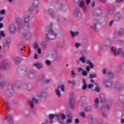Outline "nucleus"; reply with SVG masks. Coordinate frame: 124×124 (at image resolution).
Wrapping results in <instances>:
<instances>
[{"instance_id":"nucleus-1","label":"nucleus","mask_w":124,"mask_h":124,"mask_svg":"<svg viewBox=\"0 0 124 124\" xmlns=\"http://www.w3.org/2000/svg\"><path fill=\"white\" fill-rule=\"evenodd\" d=\"M52 26L53 22H51L50 27L46 31V38L48 40H54L57 37V33L52 29Z\"/></svg>"},{"instance_id":"nucleus-2","label":"nucleus","mask_w":124,"mask_h":124,"mask_svg":"<svg viewBox=\"0 0 124 124\" xmlns=\"http://www.w3.org/2000/svg\"><path fill=\"white\" fill-rule=\"evenodd\" d=\"M31 17V15L30 14H26L24 16V20L23 25V29L24 30H28L30 28V20L29 18Z\"/></svg>"},{"instance_id":"nucleus-3","label":"nucleus","mask_w":124,"mask_h":124,"mask_svg":"<svg viewBox=\"0 0 124 124\" xmlns=\"http://www.w3.org/2000/svg\"><path fill=\"white\" fill-rule=\"evenodd\" d=\"M15 84H10L8 87V90L6 92V95L7 97H12L14 93V86Z\"/></svg>"},{"instance_id":"nucleus-4","label":"nucleus","mask_w":124,"mask_h":124,"mask_svg":"<svg viewBox=\"0 0 124 124\" xmlns=\"http://www.w3.org/2000/svg\"><path fill=\"white\" fill-rule=\"evenodd\" d=\"M123 83L121 81L119 80L116 81L114 85V88L116 90H121L122 88H123Z\"/></svg>"},{"instance_id":"nucleus-5","label":"nucleus","mask_w":124,"mask_h":124,"mask_svg":"<svg viewBox=\"0 0 124 124\" xmlns=\"http://www.w3.org/2000/svg\"><path fill=\"white\" fill-rule=\"evenodd\" d=\"M10 65L8 61H3L1 64H0V69L6 70L9 68Z\"/></svg>"},{"instance_id":"nucleus-6","label":"nucleus","mask_w":124,"mask_h":124,"mask_svg":"<svg viewBox=\"0 0 124 124\" xmlns=\"http://www.w3.org/2000/svg\"><path fill=\"white\" fill-rule=\"evenodd\" d=\"M93 26H91L90 28L93 29L95 31H96L97 27L99 24V20L97 18H95L93 19Z\"/></svg>"},{"instance_id":"nucleus-7","label":"nucleus","mask_w":124,"mask_h":124,"mask_svg":"<svg viewBox=\"0 0 124 124\" xmlns=\"http://www.w3.org/2000/svg\"><path fill=\"white\" fill-rule=\"evenodd\" d=\"M73 16L77 18H79L81 17V13L80 12V8L77 7L74 11Z\"/></svg>"},{"instance_id":"nucleus-8","label":"nucleus","mask_w":124,"mask_h":124,"mask_svg":"<svg viewBox=\"0 0 124 124\" xmlns=\"http://www.w3.org/2000/svg\"><path fill=\"white\" fill-rule=\"evenodd\" d=\"M102 14L101 9L100 8H96L95 9L93 13V15L94 16H101Z\"/></svg>"},{"instance_id":"nucleus-9","label":"nucleus","mask_w":124,"mask_h":124,"mask_svg":"<svg viewBox=\"0 0 124 124\" xmlns=\"http://www.w3.org/2000/svg\"><path fill=\"white\" fill-rule=\"evenodd\" d=\"M37 6H38V0H35L33 2V4L31 7H30L29 9V12H32L34 9L37 8Z\"/></svg>"},{"instance_id":"nucleus-10","label":"nucleus","mask_w":124,"mask_h":124,"mask_svg":"<svg viewBox=\"0 0 124 124\" xmlns=\"http://www.w3.org/2000/svg\"><path fill=\"white\" fill-rule=\"evenodd\" d=\"M38 103H39V101H38V100L33 97V98H32L31 102H29V104L31 108H33L34 107V105L33 104H38Z\"/></svg>"},{"instance_id":"nucleus-11","label":"nucleus","mask_w":124,"mask_h":124,"mask_svg":"<svg viewBox=\"0 0 124 124\" xmlns=\"http://www.w3.org/2000/svg\"><path fill=\"white\" fill-rule=\"evenodd\" d=\"M111 50L114 53L115 55H120L122 51V48H118V49H116V48L114 47L113 46L111 47Z\"/></svg>"},{"instance_id":"nucleus-12","label":"nucleus","mask_w":124,"mask_h":124,"mask_svg":"<svg viewBox=\"0 0 124 124\" xmlns=\"http://www.w3.org/2000/svg\"><path fill=\"white\" fill-rule=\"evenodd\" d=\"M80 103L82 107L88 105V103L86 101V97L85 96H83L81 97L80 101Z\"/></svg>"},{"instance_id":"nucleus-13","label":"nucleus","mask_w":124,"mask_h":124,"mask_svg":"<svg viewBox=\"0 0 124 124\" xmlns=\"http://www.w3.org/2000/svg\"><path fill=\"white\" fill-rule=\"evenodd\" d=\"M66 20L65 17L59 15L57 16V21L59 23H64Z\"/></svg>"},{"instance_id":"nucleus-14","label":"nucleus","mask_w":124,"mask_h":124,"mask_svg":"<svg viewBox=\"0 0 124 124\" xmlns=\"http://www.w3.org/2000/svg\"><path fill=\"white\" fill-rule=\"evenodd\" d=\"M6 85V83L4 81V79L3 77L0 78V88L2 89L5 87Z\"/></svg>"},{"instance_id":"nucleus-15","label":"nucleus","mask_w":124,"mask_h":124,"mask_svg":"<svg viewBox=\"0 0 124 124\" xmlns=\"http://www.w3.org/2000/svg\"><path fill=\"white\" fill-rule=\"evenodd\" d=\"M6 117L7 119L8 122L9 123V124H13V118L11 115H10L9 114H7L6 115Z\"/></svg>"},{"instance_id":"nucleus-16","label":"nucleus","mask_w":124,"mask_h":124,"mask_svg":"<svg viewBox=\"0 0 124 124\" xmlns=\"http://www.w3.org/2000/svg\"><path fill=\"white\" fill-rule=\"evenodd\" d=\"M104 84L106 87H110L112 85V81L110 79L106 80Z\"/></svg>"},{"instance_id":"nucleus-17","label":"nucleus","mask_w":124,"mask_h":124,"mask_svg":"<svg viewBox=\"0 0 124 124\" xmlns=\"http://www.w3.org/2000/svg\"><path fill=\"white\" fill-rule=\"evenodd\" d=\"M87 120L90 124H93L94 120L93 119V116L92 114H89L88 115Z\"/></svg>"},{"instance_id":"nucleus-18","label":"nucleus","mask_w":124,"mask_h":124,"mask_svg":"<svg viewBox=\"0 0 124 124\" xmlns=\"http://www.w3.org/2000/svg\"><path fill=\"white\" fill-rule=\"evenodd\" d=\"M47 13L52 18H55L56 14H55V12H54L53 9H49L47 11Z\"/></svg>"},{"instance_id":"nucleus-19","label":"nucleus","mask_w":124,"mask_h":124,"mask_svg":"<svg viewBox=\"0 0 124 124\" xmlns=\"http://www.w3.org/2000/svg\"><path fill=\"white\" fill-rule=\"evenodd\" d=\"M22 36L27 39H29L31 37V33L30 32H25L22 34Z\"/></svg>"},{"instance_id":"nucleus-20","label":"nucleus","mask_w":124,"mask_h":124,"mask_svg":"<svg viewBox=\"0 0 124 124\" xmlns=\"http://www.w3.org/2000/svg\"><path fill=\"white\" fill-rule=\"evenodd\" d=\"M9 30L11 33H15L16 31V26L14 24H11L9 27Z\"/></svg>"},{"instance_id":"nucleus-21","label":"nucleus","mask_w":124,"mask_h":124,"mask_svg":"<svg viewBox=\"0 0 124 124\" xmlns=\"http://www.w3.org/2000/svg\"><path fill=\"white\" fill-rule=\"evenodd\" d=\"M99 102V99L98 98H95L94 101V104L93 105V108L94 109H98Z\"/></svg>"},{"instance_id":"nucleus-22","label":"nucleus","mask_w":124,"mask_h":124,"mask_svg":"<svg viewBox=\"0 0 124 124\" xmlns=\"http://www.w3.org/2000/svg\"><path fill=\"white\" fill-rule=\"evenodd\" d=\"M55 54V57H54V59L56 61H59V60H60V59H61V58H62V55H61V54L60 53H59V52H58V51H54Z\"/></svg>"},{"instance_id":"nucleus-23","label":"nucleus","mask_w":124,"mask_h":124,"mask_svg":"<svg viewBox=\"0 0 124 124\" xmlns=\"http://www.w3.org/2000/svg\"><path fill=\"white\" fill-rule=\"evenodd\" d=\"M69 103L70 104V107L71 109L74 108V104H75V101L74 100V98L73 97H71L69 100Z\"/></svg>"},{"instance_id":"nucleus-24","label":"nucleus","mask_w":124,"mask_h":124,"mask_svg":"<svg viewBox=\"0 0 124 124\" xmlns=\"http://www.w3.org/2000/svg\"><path fill=\"white\" fill-rule=\"evenodd\" d=\"M15 85L18 89H20L22 87V83L19 80H17L16 81Z\"/></svg>"},{"instance_id":"nucleus-25","label":"nucleus","mask_w":124,"mask_h":124,"mask_svg":"<svg viewBox=\"0 0 124 124\" xmlns=\"http://www.w3.org/2000/svg\"><path fill=\"white\" fill-rule=\"evenodd\" d=\"M83 110L86 112H90L92 110V107L91 106H87L84 108Z\"/></svg>"},{"instance_id":"nucleus-26","label":"nucleus","mask_w":124,"mask_h":124,"mask_svg":"<svg viewBox=\"0 0 124 124\" xmlns=\"http://www.w3.org/2000/svg\"><path fill=\"white\" fill-rule=\"evenodd\" d=\"M12 58L16 65L19 63V57H18L17 56H12Z\"/></svg>"},{"instance_id":"nucleus-27","label":"nucleus","mask_w":124,"mask_h":124,"mask_svg":"<svg viewBox=\"0 0 124 124\" xmlns=\"http://www.w3.org/2000/svg\"><path fill=\"white\" fill-rule=\"evenodd\" d=\"M33 66L36 67L38 69H40L42 68V64L41 63H39V62H36L33 64Z\"/></svg>"},{"instance_id":"nucleus-28","label":"nucleus","mask_w":124,"mask_h":124,"mask_svg":"<svg viewBox=\"0 0 124 124\" xmlns=\"http://www.w3.org/2000/svg\"><path fill=\"white\" fill-rule=\"evenodd\" d=\"M121 18V16L120 13L117 12L114 17V20L116 21H118Z\"/></svg>"},{"instance_id":"nucleus-29","label":"nucleus","mask_w":124,"mask_h":124,"mask_svg":"<svg viewBox=\"0 0 124 124\" xmlns=\"http://www.w3.org/2000/svg\"><path fill=\"white\" fill-rule=\"evenodd\" d=\"M100 102L102 103H105L107 101L106 98L103 94H101L100 95Z\"/></svg>"},{"instance_id":"nucleus-30","label":"nucleus","mask_w":124,"mask_h":124,"mask_svg":"<svg viewBox=\"0 0 124 124\" xmlns=\"http://www.w3.org/2000/svg\"><path fill=\"white\" fill-rule=\"evenodd\" d=\"M41 81H43L44 83L46 84H49L50 83L49 79H45V78L44 77V75H42V78H41Z\"/></svg>"},{"instance_id":"nucleus-31","label":"nucleus","mask_w":124,"mask_h":124,"mask_svg":"<svg viewBox=\"0 0 124 124\" xmlns=\"http://www.w3.org/2000/svg\"><path fill=\"white\" fill-rule=\"evenodd\" d=\"M41 46L43 49H46L47 48V43H46V42H44V41H43V42L41 43Z\"/></svg>"},{"instance_id":"nucleus-32","label":"nucleus","mask_w":124,"mask_h":124,"mask_svg":"<svg viewBox=\"0 0 124 124\" xmlns=\"http://www.w3.org/2000/svg\"><path fill=\"white\" fill-rule=\"evenodd\" d=\"M70 34L72 37L74 38L75 36L78 35V31L74 32L72 31H70Z\"/></svg>"},{"instance_id":"nucleus-33","label":"nucleus","mask_w":124,"mask_h":124,"mask_svg":"<svg viewBox=\"0 0 124 124\" xmlns=\"http://www.w3.org/2000/svg\"><path fill=\"white\" fill-rule=\"evenodd\" d=\"M82 82L83 83V85L82 86V89L83 90H85L87 87V85L84 78L82 79Z\"/></svg>"},{"instance_id":"nucleus-34","label":"nucleus","mask_w":124,"mask_h":124,"mask_svg":"<svg viewBox=\"0 0 124 124\" xmlns=\"http://www.w3.org/2000/svg\"><path fill=\"white\" fill-rule=\"evenodd\" d=\"M30 114V110L29 109H26L23 110V115L24 116H28Z\"/></svg>"},{"instance_id":"nucleus-35","label":"nucleus","mask_w":124,"mask_h":124,"mask_svg":"<svg viewBox=\"0 0 124 124\" xmlns=\"http://www.w3.org/2000/svg\"><path fill=\"white\" fill-rule=\"evenodd\" d=\"M56 94H57L58 97L60 98L61 97V96H62V94L61 93V91H60V90H59L58 88L56 89L55 90Z\"/></svg>"},{"instance_id":"nucleus-36","label":"nucleus","mask_w":124,"mask_h":124,"mask_svg":"<svg viewBox=\"0 0 124 124\" xmlns=\"http://www.w3.org/2000/svg\"><path fill=\"white\" fill-rule=\"evenodd\" d=\"M34 77H35V74H34V73H32L31 72H30V73H29L28 78H33Z\"/></svg>"},{"instance_id":"nucleus-37","label":"nucleus","mask_w":124,"mask_h":124,"mask_svg":"<svg viewBox=\"0 0 124 124\" xmlns=\"http://www.w3.org/2000/svg\"><path fill=\"white\" fill-rule=\"evenodd\" d=\"M85 60L86 57L85 56H84V55H83L82 57H80V58L79 59V61L81 62L82 63H85Z\"/></svg>"},{"instance_id":"nucleus-38","label":"nucleus","mask_w":124,"mask_h":124,"mask_svg":"<svg viewBox=\"0 0 124 124\" xmlns=\"http://www.w3.org/2000/svg\"><path fill=\"white\" fill-rule=\"evenodd\" d=\"M59 90L61 89V91L62 92H64L65 90V87H64V85L62 84L61 85H59L58 87V88Z\"/></svg>"},{"instance_id":"nucleus-39","label":"nucleus","mask_w":124,"mask_h":124,"mask_svg":"<svg viewBox=\"0 0 124 124\" xmlns=\"http://www.w3.org/2000/svg\"><path fill=\"white\" fill-rule=\"evenodd\" d=\"M86 63L89 65L91 69L93 68L94 66L90 60H87L86 61Z\"/></svg>"},{"instance_id":"nucleus-40","label":"nucleus","mask_w":124,"mask_h":124,"mask_svg":"<svg viewBox=\"0 0 124 124\" xmlns=\"http://www.w3.org/2000/svg\"><path fill=\"white\" fill-rule=\"evenodd\" d=\"M11 39L10 37L7 38V39H6V46L8 47H10V43H11Z\"/></svg>"},{"instance_id":"nucleus-41","label":"nucleus","mask_w":124,"mask_h":124,"mask_svg":"<svg viewBox=\"0 0 124 124\" xmlns=\"http://www.w3.org/2000/svg\"><path fill=\"white\" fill-rule=\"evenodd\" d=\"M119 100L121 102L124 104V96L123 95H120L119 96Z\"/></svg>"},{"instance_id":"nucleus-42","label":"nucleus","mask_w":124,"mask_h":124,"mask_svg":"<svg viewBox=\"0 0 124 124\" xmlns=\"http://www.w3.org/2000/svg\"><path fill=\"white\" fill-rule=\"evenodd\" d=\"M107 76L108 78H112L114 77L113 74H112V72H111L110 71L108 72Z\"/></svg>"},{"instance_id":"nucleus-43","label":"nucleus","mask_w":124,"mask_h":124,"mask_svg":"<svg viewBox=\"0 0 124 124\" xmlns=\"http://www.w3.org/2000/svg\"><path fill=\"white\" fill-rule=\"evenodd\" d=\"M120 71L122 73H124V62L122 63Z\"/></svg>"},{"instance_id":"nucleus-44","label":"nucleus","mask_w":124,"mask_h":124,"mask_svg":"<svg viewBox=\"0 0 124 124\" xmlns=\"http://www.w3.org/2000/svg\"><path fill=\"white\" fill-rule=\"evenodd\" d=\"M78 3V6L80 8L82 7L84 5V2L83 0H81Z\"/></svg>"},{"instance_id":"nucleus-45","label":"nucleus","mask_w":124,"mask_h":124,"mask_svg":"<svg viewBox=\"0 0 124 124\" xmlns=\"http://www.w3.org/2000/svg\"><path fill=\"white\" fill-rule=\"evenodd\" d=\"M56 46L59 48H62L64 47V46H63V45H61L60 43H57Z\"/></svg>"},{"instance_id":"nucleus-46","label":"nucleus","mask_w":124,"mask_h":124,"mask_svg":"<svg viewBox=\"0 0 124 124\" xmlns=\"http://www.w3.org/2000/svg\"><path fill=\"white\" fill-rule=\"evenodd\" d=\"M112 100H109V101H108V103H109L110 105H108L107 106V108L108 109H110V108L112 105Z\"/></svg>"},{"instance_id":"nucleus-47","label":"nucleus","mask_w":124,"mask_h":124,"mask_svg":"<svg viewBox=\"0 0 124 124\" xmlns=\"http://www.w3.org/2000/svg\"><path fill=\"white\" fill-rule=\"evenodd\" d=\"M124 34V30L121 29L118 31V35L119 36L122 35Z\"/></svg>"},{"instance_id":"nucleus-48","label":"nucleus","mask_w":124,"mask_h":124,"mask_svg":"<svg viewBox=\"0 0 124 124\" xmlns=\"http://www.w3.org/2000/svg\"><path fill=\"white\" fill-rule=\"evenodd\" d=\"M33 46L35 49H37L38 48V44L37 43V42L34 43Z\"/></svg>"},{"instance_id":"nucleus-49","label":"nucleus","mask_w":124,"mask_h":124,"mask_svg":"<svg viewBox=\"0 0 124 124\" xmlns=\"http://www.w3.org/2000/svg\"><path fill=\"white\" fill-rule=\"evenodd\" d=\"M79 115L82 118H85V113L84 112H80L79 113Z\"/></svg>"},{"instance_id":"nucleus-50","label":"nucleus","mask_w":124,"mask_h":124,"mask_svg":"<svg viewBox=\"0 0 124 124\" xmlns=\"http://www.w3.org/2000/svg\"><path fill=\"white\" fill-rule=\"evenodd\" d=\"M107 50V46L106 45H103L102 46V50L104 51Z\"/></svg>"},{"instance_id":"nucleus-51","label":"nucleus","mask_w":124,"mask_h":124,"mask_svg":"<svg viewBox=\"0 0 124 124\" xmlns=\"http://www.w3.org/2000/svg\"><path fill=\"white\" fill-rule=\"evenodd\" d=\"M37 95L39 98L43 97V92L38 93Z\"/></svg>"},{"instance_id":"nucleus-52","label":"nucleus","mask_w":124,"mask_h":124,"mask_svg":"<svg viewBox=\"0 0 124 124\" xmlns=\"http://www.w3.org/2000/svg\"><path fill=\"white\" fill-rule=\"evenodd\" d=\"M0 35L1 36L4 37L6 36V34L4 33V31H1L0 32Z\"/></svg>"},{"instance_id":"nucleus-53","label":"nucleus","mask_w":124,"mask_h":124,"mask_svg":"<svg viewBox=\"0 0 124 124\" xmlns=\"http://www.w3.org/2000/svg\"><path fill=\"white\" fill-rule=\"evenodd\" d=\"M96 74H91L90 75L89 77L90 78L92 79L93 78H95L96 77Z\"/></svg>"},{"instance_id":"nucleus-54","label":"nucleus","mask_w":124,"mask_h":124,"mask_svg":"<svg viewBox=\"0 0 124 124\" xmlns=\"http://www.w3.org/2000/svg\"><path fill=\"white\" fill-rule=\"evenodd\" d=\"M46 64L47 66H49L50 65H51V61L50 60H48L47 59V60L46 61Z\"/></svg>"},{"instance_id":"nucleus-55","label":"nucleus","mask_w":124,"mask_h":124,"mask_svg":"<svg viewBox=\"0 0 124 124\" xmlns=\"http://www.w3.org/2000/svg\"><path fill=\"white\" fill-rule=\"evenodd\" d=\"M61 118H62V120H64L66 118L65 115L63 114H61Z\"/></svg>"},{"instance_id":"nucleus-56","label":"nucleus","mask_w":124,"mask_h":124,"mask_svg":"<svg viewBox=\"0 0 124 124\" xmlns=\"http://www.w3.org/2000/svg\"><path fill=\"white\" fill-rule=\"evenodd\" d=\"M54 117H55V115H54V114H50L49 115V119L50 120H52L53 119H54Z\"/></svg>"},{"instance_id":"nucleus-57","label":"nucleus","mask_w":124,"mask_h":124,"mask_svg":"<svg viewBox=\"0 0 124 124\" xmlns=\"http://www.w3.org/2000/svg\"><path fill=\"white\" fill-rule=\"evenodd\" d=\"M88 75L87 72L86 71H84V70H83L82 73V75L83 76H86Z\"/></svg>"},{"instance_id":"nucleus-58","label":"nucleus","mask_w":124,"mask_h":124,"mask_svg":"<svg viewBox=\"0 0 124 124\" xmlns=\"http://www.w3.org/2000/svg\"><path fill=\"white\" fill-rule=\"evenodd\" d=\"M68 82L69 83H70L72 85L74 86L75 85V81L73 80V81H71L70 80H68Z\"/></svg>"},{"instance_id":"nucleus-59","label":"nucleus","mask_w":124,"mask_h":124,"mask_svg":"<svg viewBox=\"0 0 124 124\" xmlns=\"http://www.w3.org/2000/svg\"><path fill=\"white\" fill-rule=\"evenodd\" d=\"M5 105L6 106V107H7V109H10V108H9V106H10V104H9V102H6L5 103Z\"/></svg>"},{"instance_id":"nucleus-60","label":"nucleus","mask_w":124,"mask_h":124,"mask_svg":"<svg viewBox=\"0 0 124 124\" xmlns=\"http://www.w3.org/2000/svg\"><path fill=\"white\" fill-rule=\"evenodd\" d=\"M80 46V44L79 43H76L75 45V46L76 48H78Z\"/></svg>"},{"instance_id":"nucleus-61","label":"nucleus","mask_w":124,"mask_h":124,"mask_svg":"<svg viewBox=\"0 0 124 124\" xmlns=\"http://www.w3.org/2000/svg\"><path fill=\"white\" fill-rule=\"evenodd\" d=\"M91 6L92 7H94L95 6V1L94 0H93L91 3Z\"/></svg>"},{"instance_id":"nucleus-62","label":"nucleus","mask_w":124,"mask_h":124,"mask_svg":"<svg viewBox=\"0 0 124 124\" xmlns=\"http://www.w3.org/2000/svg\"><path fill=\"white\" fill-rule=\"evenodd\" d=\"M22 27V24L21 23H18V28L19 29H21Z\"/></svg>"},{"instance_id":"nucleus-63","label":"nucleus","mask_w":124,"mask_h":124,"mask_svg":"<svg viewBox=\"0 0 124 124\" xmlns=\"http://www.w3.org/2000/svg\"><path fill=\"white\" fill-rule=\"evenodd\" d=\"M73 120L71 118L68 119L67 120L66 122L67 123H71Z\"/></svg>"},{"instance_id":"nucleus-64","label":"nucleus","mask_w":124,"mask_h":124,"mask_svg":"<svg viewBox=\"0 0 124 124\" xmlns=\"http://www.w3.org/2000/svg\"><path fill=\"white\" fill-rule=\"evenodd\" d=\"M100 88L98 87H96L95 88V91L97 92V93H99L100 92Z\"/></svg>"}]
</instances>
